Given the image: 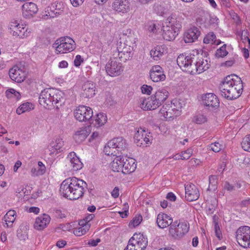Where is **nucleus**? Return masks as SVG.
Returning a JSON list of instances; mask_svg holds the SVG:
<instances>
[{"label": "nucleus", "mask_w": 250, "mask_h": 250, "mask_svg": "<svg viewBox=\"0 0 250 250\" xmlns=\"http://www.w3.org/2000/svg\"><path fill=\"white\" fill-rule=\"evenodd\" d=\"M51 218L49 215L43 214L38 217L35 220L34 226L37 230H42L49 224Z\"/></svg>", "instance_id": "nucleus-28"}, {"label": "nucleus", "mask_w": 250, "mask_h": 250, "mask_svg": "<svg viewBox=\"0 0 250 250\" xmlns=\"http://www.w3.org/2000/svg\"><path fill=\"white\" fill-rule=\"evenodd\" d=\"M17 192L20 194L21 196H24L28 195V191L26 188L21 187L18 188Z\"/></svg>", "instance_id": "nucleus-57"}, {"label": "nucleus", "mask_w": 250, "mask_h": 250, "mask_svg": "<svg viewBox=\"0 0 250 250\" xmlns=\"http://www.w3.org/2000/svg\"><path fill=\"white\" fill-rule=\"evenodd\" d=\"M112 8L117 13L124 14L130 11V3L127 0H114Z\"/></svg>", "instance_id": "nucleus-21"}, {"label": "nucleus", "mask_w": 250, "mask_h": 250, "mask_svg": "<svg viewBox=\"0 0 250 250\" xmlns=\"http://www.w3.org/2000/svg\"><path fill=\"white\" fill-rule=\"evenodd\" d=\"M134 139L137 146L143 147H147L152 143V136L148 130L140 127L135 133Z\"/></svg>", "instance_id": "nucleus-10"}, {"label": "nucleus", "mask_w": 250, "mask_h": 250, "mask_svg": "<svg viewBox=\"0 0 250 250\" xmlns=\"http://www.w3.org/2000/svg\"><path fill=\"white\" fill-rule=\"evenodd\" d=\"M83 60L82 58V57L80 55H78L75 57V58L74 61V64L75 66L78 67L80 66V65L83 62Z\"/></svg>", "instance_id": "nucleus-58"}, {"label": "nucleus", "mask_w": 250, "mask_h": 250, "mask_svg": "<svg viewBox=\"0 0 250 250\" xmlns=\"http://www.w3.org/2000/svg\"><path fill=\"white\" fill-rule=\"evenodd\" d=\"M236 239L238 244L244 248H250V227L240 228L236 232Z\"/></svg>", "instance_id": "nucleus-13"}, {"label": "nucleus", "mask_w": 250, "mask_h": 250, "mask_svg": "<svg viewBox=\"0 0 250 250\" xmlns=\"http://www.w3.org/2000/svg\"><path fill=\"white\" fill-rule=\"evenodd\" d=\"M38 171L40 173L41 175H43L44 174L46 171V167L45 165L43 164V163L41 161H39L38 163Z\"/></svg>", "instance_id": "nucleus-56"}, {"label": "nucleus", "mask_w": 250, "mask_h": 250, "mask_svg": "<svg viewBox=\"0 0 250 250\" xmlns=\"http://www.w3.org/2000/svg\"><path fill=\"white\" fill-rule=\"evenodd\" d=\"M100 138L99 134L98 132H94L91 135L90 138H89V141L91 142L94 140H98Z\"/></svg>", "instance_id": "nucleus-62"}, {"label": "nucleus", "mask_w": 250, "mask_h": 250, "mask_svg": "<svg viewBox=\"0 0 250 250\" xmlns=\"http://www.w3.org/2000/svg\"><path fill=\"white\" fill-rule=\"evenodd\" d=\"M64 9V7L63 4L57 2H55L52 3L50 7L51 11L56 17L61 14L63 12Z\"/></svg>", "instance_id": "nucleus-39"}, {"label": "nucleus", "mask_w": 250, "mask_h": 250, "mask_svg": "<svg viewBox=\"0 0 250 250\" xmlns=\"http://www.w3.org/2000/svg\"><path fill=\"white\" fill-rule=\"evenodd\" d=\"M243 85L240 77L235 75L227 76L220 85V93L228 100L238 98L241 94Z\"/></svg>", "instance_id": "nucleus-2"}, {"label": "nucleus", "mask_w": 250, "mask_h": 250, "mask_svg": "<svg viewBox=\"0 0 250 250\" xmlns=\"http://www.w3.org/2000/svg\"><path fill=\"white\" fill-rule=\"evenodd\" d=\"M6 96L9 99H14L19 100L21 98L20 93L13 88H10L5 92Z\"/></svg>", "instance_id": "nucleus-46"}, {"label": "nucleus", "mask_w": 250, "mask_h": 250, "mask_svg": "<svg viewBox=\"0 0 250 250\" xmlns=\"http://www.w3.org/2000/svg\"><path fill=\"white\" fill-rule=\"evenodd\" d=\"M107 122L106 115L103 113H98L96 116L95 125L97 127H100L104 125Z\"/></svg>", "instance_id": "nucleus-42"}, {"label": "nucleus", "mask_w": 250, "mask_h": 250, "mask_svg": "<svg viewBox=\"0 0 250 250\" xmlns=\"http://www.w3.org/2000/svg\"><path fill=\"white\" fill-rule=\"evenodd\" d=\"M182 160L188 159L192 154V150L191 148H188L184 151L181 152Z\"/></svg>", "instance_id": "nucleus-53"}, {"label": "nucleus", "mask_w": 250, "mask_h": 250, "mask_svg": "<svg viewBox=\"0 0 250 250\" xmlns=\"http://www.w3.org/2000/svg\"><path fill=\"white\" fill-rule=\"evenodd\" d=\"M166 198L170 201H175L176 199L175 195L172 192L168 193Z\"/></svg>", "instance_id": "nucleus-63"}, {"label": "nucleus", "mask_w": 250, "mask_h": 250, "mask_svg": "<svg viewBox=\"0 0 250 250\" xmlns=\"http://www.w3.org/2000/svg\"><path fill=\"white\" fill-rule=\"evenodd\" d=\"M8 30L10 34L20 38H26L30 35L31 30L23 24L20 23L18 20L11 21L8 25Z\"/></svg>", "instance_id": "nucleus-8"}, {"label": "nucleus", "mask_w": 250, "mask_h": 250, "mask_svg": "<svg viewBox=\"0 0 250 250\" xmlns=\"http://www.w3.org/2000/svg\"><path fill=\"white\" fill-rule=\"evenodd\" d=\"M63 142L61 139H56L52 141L48 146L51 154H57L62 151Z\"/></svg>", "instance_id": "nucleus-31"}, {"label": "nucleus", "mask_w": 250, "mask_h": 250, "mask_svg": "<svg viewBox=\"0 0 250 250\" xmlns=\"http://www.w3.org/2000/svg\"><path fill=\"white\" fill-rule=\"evenodd\" d=\"M204 43L208 44H219L220 42L217 41L216 40V36L213 32L208 33L204 38L203 40Z\"/></svg>", "instance_id": "nucleus-45"}, {"label": "nucleus", "mask_w": 250, "mask_h": 250, "mask_svg": "<svg viewBox=\"0 0 250 250\" xmlns=\"http://www.w3.org/2000/svg\"><path fill=\"white\" fill-rule=\"evenodd\" d=\"M101 242V239L100 238H97L96 239H91L89 240L87 243V245L92 246L95 247L99 243Z\"/></svg>", "instance_id": "nucleus-60"}, {"label": "nucleus", "mask_w": 250, "mask_h": 250, "mask_svg": "<svg viewBox=\"0 0 250 250\" xmlns=\"http://www.w3.org/2000/svg\"><path fill=\"white\" fill-rule=\"evenodd\" d=\"M34 108V105L30 103H25L21 104L16 110L17 113L21 115L24 112H28Z\"/></svg>", "instance_id": "nucleus-41"}, {"label": "nucleus", "mask_w": 250, "mask_h": 250, "mask_svg": "<svg viewBox=\"0 0 250 250\" xmlns=\"http://www.w3.org/2000/svg\"><path fill=\"white\" fill-rule=\"evenodd\" d=\"M203 104L208 107H217L219 102L217 96L213 93H207L202 96Z\"/></svg>", "instance_id": "nucleus-29"}, {"label": "nucleus", "mask_w": 250, "mask_h": 250, "mask_svg": "<svg viewBox=\"0 0 250 250\" xmlns=\"http://www.w3.org/2000/svg\"><path fill=\"white\" fill-rule=\"evenodd\" d=\"M228 54L226 50V45L224 44L219 49H218L216 52L215 56L217 58H223L227 56Z\"/></svg>", "instance_id": "nucleus-48"}, {"label": "nucleus", "mask_w": 250, "mask_h": 250, "mask_svg": "<svg viewBox=\"0 0 250 250\" xmlns=\"http://www.w3.org/2000/svg\"><path fill=\"white\" fill-rule=\"evenodd\" d=\"M200 35V31L195 26H191L184 32V40L186 43H192L196 42Z\"/></svg>", "instance_id": "nucleus-19"}, {"label": "nucleus", "mask_w": 250, "mask_h": 250, "mask_svg": "<svg viewBox=\"0 0 250 250\" xmlns=\"http://www.w3.org/2000/svg\"><path fill=\"white\" fill-rule=\"evenodd\" d=\"M241 145L244 150L250 152V134L243 138Z\"/></svg>", "instance_id": "nucleus-47"}, {"label": "nucleus", "mask_w": 250, "mask_h": 250, "mask_svg": "<svg viewBox=\"0 0 250 250\" xmlns=\"http://www.w3.org/2000/svg\"><path fill=\"white\" fill-rule=\"evenodd\" d=\"M53 47L56 54H63L73 51L76 48V43L71 38L65 36L56 40Z\"/></svg>", "instance_id": "nucleus-5"}, {"label": "nucleus", "mask_w": 250, "mask_h": 250, "mask_svg": "<svg viewBox=\"0 0 250 250\" xmlns=\"http://www.w3.org/2000/svg\"><path fill=\"white\" fill-rule=\"evenodd\" d=\"M142 220V216L141 215H137L133 218L132 220L129 223V226L130 227H135L141 223Z\"/></svg>", "instance_id": "nucleus-51"}, {"label": "nucleus", "mask_w": 250, "mask_h": 250, "mask_svg": "<svg viewBox=\"0 0 250 250\" xmlns=\"http://www.w3.org/2000/svg\"><path fill=\"white\" fill-rule=\"evenodd\" d=\"M107 73L111 77L119 76L123 71L122 64L114 58L109 61L105 66Z\"/></svg>", "instance_id": "nucleus-15"}, {"label": "nucleus", "mask_w": 250, "mask_h": 250, "mask_svg": "<svg viewBox=\"0 0 250 250\" xmlns=\"http://www.w3.org/2000/svg\"><path fill=\"white\" fill-rule=\"evenodd\" d=\"M142 92L143 94L150 95L152 90V87L151 86L144 84L141 87Z\"/></svg>", "instance_id": "nucleus-55"}, {"label": "nucleus", "mask_w": 250, "mask_h": 250, "mask_svg": "<svg viewBox=\"0 0 250 250\" xmlns=\"http://www.w3.org/2000/svg\"><path fill=\"white\" fill-rule=\"evenodd\" d=\"M153 96L160 106L163 102L167 99L169 96V92L165 89H159Z\"/></svg>", "instance_id": "nucleus-35"}, {"label": "nucleus", "mask_w": 250, "mask_h": 250, "mask_svg": "<svg viewBox=\"0 0 250 250\" xmlns=\"http://www.w3.org/2000/svg\"><path fill=\"white\" fill-rule=\"evenodd\" d=\"M209 148L215 152H219L223 148V145L219 142H215L211 144L209 146Z\"/></svg>", "instance_id": "nucleus-49"}, {"label": "nucleus", "mask_w": 250, "mask_h": 250, "mask_svg": "<svg viewBox=\"0 0 250 250\" xmlns=\"http://www.w3.org/2000/svg\"><path fill=\"white\" fill-rule=\"evenodd\" d=\"M193 65L192 75L200 74L208 69L210 66L207 60L203 58L199 59L198 61L196 59Z\"/></svg>", "instance_id": "nucleus-23"}, {"label": "nucleus", "mask_w": 250, "mask_h": 250, "mask_svg": "<svg viewBox=\"0 0 250 250\" xmlns=\"http://www.w3.org/2000/svg\"><path fill=\"white\" fill-rule=\"evenodd\" d=\"M89 133L90 129L89 127L83 128L75 133L74 138L77 142L80 143L87 137Z\"/></svg>", "instance_id": "nucleus-36"}, {"label": "nucleus", "mask_w": 250, "mask_h": 250, "mask_svg": "<svg viewBox=\"0 0 250 250\" xmlns=\"http://www.w3.org/2000/svg\"><path fill=\"white\" fill-rule=\"evenodd\" d=\"M159 24L155 21H149L145 23L144 29L147 33L155 34L159 29Z\"/></svg>", "instance_id": "nucleus-34"}, {"label": "nucleus", "mask_w": 250, "mask_h": 250, "mask_svg": "<svg viewBox=\"0 0 250 250\" xmlns=\"http://www.w3.org/2000/svg\"><path fill=\"white\" fill-rule=\"evenodd\" d=\"M185 197L189 202L197 200L199 197L198 189L195 185L191 183H188L185 185Z\"/></svg>", "instance_id": "nucleus-18"}, {"label": "nucleus", "mask_w": 250, "mask_h": 250, "mask_svg": "<svg viewBox=\"0 0 250 250\" xmlns=\"http://www.w3.org/2000/svg\"><path fill=\"white\" fill-rule=\"evenodd\" d=\"M16 212L14 210H9L4 215V219L7 227H11L16 219Z\"/></svg>", "instance_id": "nucleus-38"}, {"label": "nucleus", "mask_w": 250, "mask_h": 250, "mask_svg": "<svg viewBox=\"0 0 250 250\" xmlns=\"http://www.w3.org/2000/svg\"><path fill=\"white\" fill-rule=\"evenodd\" d=\"M156 223L160 228L165 229L171 226L173 223L172 218L167 214L160 213L157 215Z\"/></svg>", "instance_id": "nucleus-27"}, {"label": "nucleus", "mask_w": 250, "mask_h": 250, "mask_svg": "<svg viewBox=\"0 0 250 250\" xmlns=\"http://www.w3.org/2000/svg\"><path fill=\"white\" fill-rule=\"evenodd\" d=\"M123 156H117L111 163V168L114 172L123 173Z\"/></svg>", "instance_id": "nucleus-37"}, {"label": "nucleus", "mask_w": 250, "mask_h": 250, "mask_svg": "<svg viewBox=\"0 0 250 250\" xmlns=\"http://www.w3.org/2000/svg\"><path fill=\"white\" fill-rule=\"evenodd\" d=\"M125 147V141L122 137H118L110 140L104 146V151L107 155L117 156Z\"/></svg>", "instance_id": "nucleus-6"}, {"label": "nucleus", "mask_w": 250, "mask_h": 250, "mask_svg": "<svg viewBox=\"0 0 250 250\" xmlns=\"http://www.w3.org/2000/svg\"><path fill=\"white\" fill-rule=\"evenodd\" d=\"M160 113L166 120H169L177 116L169 104H164L161 108Z\"/></svg>", "instance_id": "nucleus-30"}, {"label": "nucleus", "mask_w": 250, "mask_h": 250, "mask_svg": "<svg viewBox=\"0 0 250 250\" xmlns=\"http://www.w3.org/2000/svg\"><path fill=\"white\" fill-rule=\"evenodd\" d=\"M208 118L206 115L202 113H196L192 118V122L195 124L202 125L207 123Z\"/></svg>", "instance_id": "nucleus-40"}, {"label": "nucleus", "mask_w": 250, "mask_h": 250, "mask_svg": "<svg viewBox=\"0 0 250 250\" xmlns=\"http://www.w3.org/2000/svg\"><path fill=\"white\" fill-rule=\"evenodd\" d=\"M167 47L165 45H158L151 50L150 54L155 60H158L161 57L167 52Z\"/></svg>", "instance_id": "nucleus-32"}, {"label": "nucleus", "mask_w": 250, "mask_h": 250, "mask_svg": "<svg viewBox=\"0 0 250 250\" xmlns=\"http://www.w3.org/2000/svg\"><path fill=\"white\" fill-rule=\"evenodd\" d=\"M230 16L237 24H240L241 23L240 18L236 13L234 12H232L230 13Z\"/></svg>", "instance_id": "nucleus-59"}, {"label": "nucleus", "mask_w": 250, "mask_h": 250, "mask_svg": "<svg viewBox=\"0 0 250 250\" xmlns=\"http://www.w3.org/2000/svg\"><path fill=\"white\" fill-rule=\"evenodd\" d=\"M90 225L86 222L84 220H81L79 223V227L75 229L73 231L74 234L77 236H81L89 230Z\"/></svg>", "instance_id": "nucleus-33"}, {"label": "nucleus", "mask_w": 250, "mask_h": 250, "mask_svg": "<svg viewBox=\"0 0 250 250\" xmlns=\"http://www.w3.org/2000/svg\"><path fill=\"white\" fill-rule=\"evenodd\" d=\"M189 229L188 221L176 220L172 223L169 228V233L174 238L179 239L187 233Z\"/></svg>", "instance_id": "nucleus-7"}, {"label": "nucleus", "mask_w": 250, "mask_h": 250, "mask_svg": "<svg viewBox=\"0 0 250 250\" xmlns=\"http://www.w3.org/2000/svg\"><path fill=\"white\" fill-rule=\"evenodd\" d=\"M96 93L95 84L92 82L87 81L84 82L82 87L81 95L85 98L93 97Z\"/></svg>", "instance_id": "nucleus-20"}, {"label": "nucleus", "mask_w": 250, "mask_h": 250, "mask_svg": "<svg viewBox=\"0 0 250 250\" xmlns=\"http://www.w3.org/2000/svg\"><path fill=\"white\" fill-rule=\"evenodd\" d=\"M150 78L154 82L163 81L166 79L163 68L160 65H154L152 67L149 72Z\"/></svg>", "instance_id": "nucleus-22"}, {"label": "nucleus", "mask_w": 250, "mask_h": 250, "mask_svg": "<svg viewBox=\"0 0 250 250\" xmlns=\"http://www.w3.org/2000/svg\"><path fill=\"white\" fill-rule=\"evenodd\" d=\"M123 173L124 174H130L135 170L136 164L135 159L123 156Z\"/></svg>", "instance_id": "nucleus-25"}, {"label": "nucleus", "mask_w": 250, "mask_h": 250, "mask_svg": "<svg viewBox=\"0 0 250 250\" xmlns=\"http://www.w3.org/2000/svg\"><path fill=\"white\" fill-rule=\"evenodd\" d=\"M93 116L92 109L86 106L80 105L74 112L76 119L80 122H86L91 119Z\"/></svg>", "instance_id": "nucleus-14"}, {"label": "nucleus", "mask_w": 250, "mask_h": 250, "mask_svg": "<svg viewBox=\"0 0 250 250\" xmlns=\"http://www.w3.org/2000/svg\"><path fill=\"white\" fill-rule=\"evenodd\" d=\"M31 174L33 177H37L39 176H41L39 172L38 171V169L33 167L31 169Z\"/></svg>", "instance_id": "nucleus-64"}, {"label": "nucleus", "mask_w": 250, "mask_h": 250, "mask_svg": "<svg viewBox=\"0 0 250 250\" xmlns=\"http://www.w3.org/2000/svg\"><path fill=\"white\" fill-rule=\"evenodd\" d=\"M147 245V239L141 233L134 234L124 250H144Z\"/></svg>", "instance_id": "nucleus-11"}, {"label": "nucleus", "mask_w": 250, "mask_h": 250, "mask_svg": "<svg viewBox=\"0 0 250 250\" xmlns=\"http://www.w3.org/2000/svg\"><path fill=\"white\" fill-rule=\"evenodd\" d=\"M66 159L68 162L69 166L72 170L77 171L82 168L83 164L74 152H70L67 155Z\"/></svg>", "instance_id": "nucleus-24"}, {"label": "nucleus", "mask_w": 250, "mask_h": 250, "mask_svg": "<svg viewBox=\"0 0 250 250\" xmlns=\"http://www.w3.org/2000/svg\"><path fill=\"white\" fill-rule=\"evenodd\" d=\"M214 231L215 233V235L216 237L219 239H221L222 238V233L220 230L218 223L217 221L214 220Z\"/></svg>", "instance_id": "nucleus-54"}, {"label": "nucleus", "mask_w": 250, "mask_h": 250, "mask_svg": "<svg viewBox=\"0 0 250 250\" xmlns=\"http://www.w3.org/2000/svg\"><path fill=\"white\" fill-rule=\"evenodd\" d=\"M22 15L25 18H30L36 14L38 8L37 5L33 2H25L22 6Z\"/></svg>", "instance_id": "nucleus-26"}, {"label": "nucleus", "mask_w": 250, "mask_h": 250, "mask_svg": "<svg viewBox=\"0 0 250 250\" xmlns=\"http://www.w3.org/2000/svg\"><path fill=\"white\" fill-rule=\"evenodd\" d=\"M22 229L21 228H20L17 231V236L21 240H26L27 238V232L26 231V229L23 228Z\"/></svg>", "instance_id": "nucleus-52"}, {"label": "nucleus", "mask_w": 250, "mask_h": 250, "mask_svg": "<svg viewBox=\"0 0 250 250\" xmlns=\"http://www.w3.org/2000/svg\"><path fill=\"white\" fill-rule=\"evenodd\" d=\"M10 78L17 83L22 82L26 77V72L17 65L14 66L9 71Z\"/></svg>", "instance_id": "nucleus-16"}, {"label": "nucleus", "mask_w": 250, "mask_h": 250, "mask_svg": "<svg viewBox=\"0 0 250 250\" xmlns=\"http://www.w3.org/2000/svg\"><path fill=\"white\" fill-rule=\"evenodd\" d=\"M184 19L179 15L172 14L163 23V38L167 41H173L182 27Z\"/></svg>", "instance_id": "nucleus-3"}, {"label": "nucleus", "mask_w": 250, "mask_h": 250, "mask_svg": "<svg viewBox=\"0 0 250 250\" xmlns=\"http://www.w3.org/2000/svg\"><path fill=\"white\" fill-rule=\"evenodd\" d=\"M126 32L128 33L130 35L128 36L125 40V42L122 44L121 42L119 46L117 47V51L123 53H133V51L136 47V42L137 39L134 37L133 34L130 29L126 30Z\"/></svg>", "instance_id": "nucleus-12"}, {"label": "nucleus", "mask_w": 250, "mask_h": 250, "mask_svg": "<svg viewBox=\"0 0 250 250\" xmlns=\"http://www.w3.org/2000/svg\"><path fill=\"white\" fill-rule=\"evenodd\" d=\"M217 184V178L215 175H211L209 177L208 188L210 190H214Z\"/></svg>", "instance_id": "nucleus-50"}, {"label": "nucleus", "mask_w": 250, "mask_h": 250, "mask_svg": "<svg viewBox=\"0 0 250 250\" xmlns=\"http://www.w3.org/2000/svg\"><path fill=\"white\" fill-rule=\"evenodd\" d=\"M139 106L144 110H149L155 109L159 105L156 99L152 95L147 98H140L139 100Z\"/></svg>", "instance_id": "nucleus-17"}, {"label": "nucleus", "mask_w": 250, "mask_h": 250, "mask_svg": "<svg viewBox=\"0 0 250 250\" xmlns=\"http://www.w3.org/2000/svg\"><path fill=\"white\" fill-rule=\"evenodd\" d=\"M84 0H70L71 4L75 7L82 5Z\"/></svg>", "instance_id": "nucleus-61"}, {"label": "nucleus", "mask_w": 250, "mask_h": 250, "mask_svg": "<svg viewBox=\"0 0 250 250\" xmlns=\"http://www.w3.org/2000/svg\"><path fill=\"white\" fill-rule=\"evenodd\" d=\"M87 184L76 177L68 178L61 184L60 191L64 197L70 200H77L83 196Z\"/></svg>", "instance_id": "nucleus-1"}, {"label": "nucleus", "mask_w": 250, "mask_h": 250, "mask_svg": "<svg viewBox=\"0 0 250 250\" xmlns=\"http://www.w3.org/2000/svg\"><path fill=\"white\" fill-rule=\"evenodd\" d=\"M169 104L173 108L174 110L176 113V115H180L184 104L181 103L179 100L176 99L172 100Z\"/></svg>", "instance_id": "nucleus-44"}, {"label": "nucleus", "mask_w": 250, "mask_h": 250, "mask_svg": "<svg viewBox=\"0 0 250 250\" xmlns=\"http://www.w3.org/2000/svg\"><path fill=\"white\" fill-rule=\"evenodd\" d=\"M63 93L54 88H46L42 90L39 96V103L46 108H50L52 106L58 105L63 100Z\"/></svg>", "instance_id": "nucleus-4"}, {"label": "nucleus", "mask_w": 250, "mask_h": 250, "mask_svg": "<svg viewBox=\"0 0 250 250\" xmlns=\"http://www.w3.org/2000/svg\"><path fill=\"white\" fill-rule=\"evenodd\" d=\"M133 53H123L121 52H116L114 54L115 59L118 56L119 59L123 62H126L131 59L133 56Z\"/></svg>", "instance_id": "nucleus-43"}, {"label": "nucleus", "mask_w": 250, "mask_h": 250, "mask_svg": "<svg viewBox=\"0 0 250 250\" xmlns=\"http://www.w3.org/2000/svg\"><path fill=\"white\" fill-rule=\"evenodd\" d=\"M196 60V56L192 54H180L177 59V64L181 69L190 74H192L193 64Z\"/></svg>", "instance_id": "nucleus-9"}]
</instances>
